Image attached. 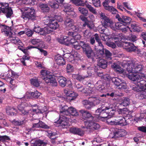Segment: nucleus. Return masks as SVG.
<instances>
[{"instance_id": "f257e3e1", "label": "nucleus", "mask_w": 146, "mask_h": 146, "mask_svg": "<svg viewBox=\"0 0 146 146\" xmlns=\"http://www.w3.org/2000/svg\"><path fill=\"white\" fill-rule=\"evenodd\" d=\"M79 111L84 120V125L87 128L98 129L100 128V125L94 121L96 118L89 111L84 110H81Z\"/></svg>"}, {"instance_id": "f03ea898", "label": "nucleus", "mask_w": 146, "mask_h": 146, "mask_svg": "<svg viewBox=\"0 0 146 146\" xmlns=\"http://www.w3.org/2000/svg\"><path fill=\"white\" fill-rule=\"evenodd\" d=\"M69 107L65 105L62 107L60 110L61 113L59 115V119L55 120V123L61 125L63 127L67 126L69 118L68 117V115L69 114L68 112Z\"/></svg>"}, {"instance_id": "7ed1b4c3", "label": "nucleus", "mask_w": 146, "mask_h": 146, "mask_svg": "<svg viewBox=\"0 0 146 146\" xmlns=\"http://www.w3.org/2000/svg\"><path fill=\"white\" fill-rule=\"evenodd\" d=\"M21 17L26 20H34L35 19L36 15L35 11L33 7H25L21 10Z\"/></svg>"}, {"instance_id": "20e7f679", "label": "nucleus", "mask_w": 146, "mask_h": 146, "mask_svg": "<svg viewBox=\"0 0 146 146\" xmlns=\"http://www.w3.org/2000/svg\"><path fill=\"white\" fill-rule=\"evenodd\" d=\"M115 111L110 106H108L105 108H98L96 111V114L99 115L102 118H106L111 117L114 114Z\"/></svg>"}, {"instance_id": "39448f33", "label": "nucleus", "mask_w": 146, "mask_h": 146, "mask_svg": "<svg viewBox=\"0 0 146 146\" xmlns=\"http://www.w3.org/2000/svg\"><path fill=\"white\" fill-rule=\"evenodd\" d=\"M127 67L126 68V70L128 72V77L130 80L133 81H137L139 82L138 80L141 78V76L139 74H133L134 72V66L133 63H128Z\"/></svg>"}, {"instance_id": "423d86ee", "label": "nucleus", "mask_w": 146, "mask_h": 146, "mask_svg": "<svg viewBox=\"0 0 146 146\" xmlns=\"http://www.w3.org/2000/svg\"><path fill=\"white\" fill-rule=\"evenodd\" d=\"M0 9L1 12L5 14L7 18L10 17L13 14V11L7 3L0 2Z\"/></svg>"}, {"instance_id": "0eeeda50", "label": "nucleus", "mask_w": 146, "mask_h": 146, "mask_svg": "<svg viewBox=\"0 0 146 146\" xmlns=\"http://www.w3.org/2000/svg\"><path fill=\"white\" fill-rule=\"evenodd\" d=\"M99 15L100 18L102 20L101 22L103 26L106 28L108 27L113 28V22L111 19L107 17L104 13H101Z\"/></svg>"}, {"instance_id": "6e6552de", "label": "nucleus", "mask_w": 146, "mask_h": 146, "mask_svg": "<svg viewBox=\"0 0 146 146\" xmlns=\"http://www.w3.org/2000/svg\"><path fill=\"white\" fill-rule=\"evenodd\" d=\"M64 24L70 27L73 31H78L79 33L82 32V29L77 25H74V21L68 17H66L64 21Z\"/></svg>"}, {"instance_id": "1a4fd4ad", "label": "nucleus", "mask_w": 146, "mask_h": 146, "mask_svg": "<svg viewBox=\"0 0 146 146\" xmlns=\"http://www.w3.org/2000/svg\"><path fill=\"white\" fill-rule=\"evenodd\" d=\"M37 48L35 46L31 45L29 46L26 48V50L24 52L25 55H23L22 57L20 59L21 62L23 66H26V63L27 61L29 60L30 58V56L29 55V52L28 51V50L32 48Z\"/></svg>"}, {"instance_id": "9d476101", "label": "nucleus", "mask_w": 146, "mask_h": 146, "mask_svg": "<svg viewBox=\"0 0 146 146\" xmlns=\"http://www.w3.org/2000/svg\"><path fill=\"white\" fill-rule=\"evenodd\" d=\"M33 31L37 33L40 35H45L50 33L51 32V31L50 29L48 27H45L41 28L38 25L35 26L33 29Z\"/></svg>"}, {"instance_id": "9b49d317", "label": "nucleus", "mask_w": 146, "mask_h": 146, "mask_svg": "<svg viewBox=\"0 0 146 146\" xmlns=\"http://www.w3.org/2000/svg\"><path fill=\"white\" fill-rule=\"evenodd\" d=\"M64 94L66 95L67 99L70 101L74 100L78 96L77 93L74 92L70 91L68 88H66L64 90Z\"/></svg>"}, {"instance_id": "f8f14e48", "label": "nucleus", "mask_w": 146, "mask_h": 146, "mask_svg": "<svg viewBox=\"0 0 146 146\" xmlns=\"http://www.w3.org/2000/svg\"><path fill=\"white\" fill-rule=\"evenodd\" d=\"M46 19L48 21L47 22H48V23H46V24L48 25V28L49 27L52 29L56 30L59 27V25L58 24V22L55 20L54 19L50 18L48 17Z\"/></svg>"}, {"instance_id": "ddd939ff", "label": "nucleus", "mask_w": 146, "mask_h": 146, "mask_svg": "<svg viewBox=\"0 0 146 146\" xmlns=\"http://www.w3.org/2000/svg\"><path fill=\"white\" fill-rule=\"evenodd\" d=\"M115 18L117 19L119 22H122L123 25H129L131 20V19L129 17L123 16L121 17L119 14L116 15Z\"/></svg>"}, {"instance_id": "4468645a", "label": "nucleus", "mask_w": 146, "mask_h": 146, "mask_svg": "<svg viewBox=\"0 0 146 146\" xmlns=\"http://www.w3.org/2000/svg\"><path fill=\"white\" fill-rule=\"evenodd\" d=\"M127 117H126L125 118L124 117H117L115 118L116 125L121 126L125 125L129 123L128 121L129 118L127 119Z\"/></svg>"}, {"instance_id": "2eb2a0df", "label": "nucleus", "mask_w": 146, "mask_h": 146, "mask_svg": "<svg viewBox=\"0 0 146 146\" xmlns=\"http://www.w3.org/2000/svg\"><path fill=\"white\" fill-rule=\"evenodd\" d=\"M44 80L47 83H50L51 85L53 86H56L58 83L56 79L54 76L50 75V73L47 75Z\"/></svg>"}, {"instance_id": "dca6fc26", "label": "nucleus", "mask_w": 146, "mask_h": 146, "mask_svg": "<svg viewBox=\"0 0 146 146\" xmlns=\"http://www.w3.org/2000/svg\"><path fill=\"white\" fill-rule=\"evenodd\" d=\"M54 59L55 63L58 66H63L66 64L65 59L60 54L56 55Z\"/></svg>"}, {"instance_id": "f3484780", "label": "nucleus", "mask_w": 146, "mask_h": 146, "mask_svg": "<svg viewBox=\"0 0 146 146\" xmlns=\"http://www.w3.org/2000/svg\"><path fill=\"white\" fill-rule=\"evenodd\" d=\"M127 51L130 52H134L137 53L140 56H142L143 55L140 49H139L137 46H135L134 44L132 43L131 44L130 46L127 50Z\"/></svg>"}, {"instance_id": "a211bd4d", "label": "nucleus", "mask_w": 146, "mask_h": 146, "mask_svg": "<svg viewBox=\"0 0 146 146\" xmlns=\"http://www.w3.org/2000/svg\"><path fill=\"white\" fill-rule=\"evenodd\" d=\"M127 133L125 129H118L115 130L114 132V135L113 137L116 138L122 137L126 135Z\"/></svg>"}, {"instance_id": "6ab92c4d", "label": "nucleus", "mask_w": 146, "mask_h": 146, "mask_svg": "<svg viewBox=\"0 0 146 146\" xmlns=\"http://www.w3.org/2000/svg\"><path fill=\"white\" fill-rule=\"evenodd\" d=\"M81 45L82 46V51L86 56L93 50L90 46L88 44L82 43Z\"/></svg>"}, {"instance_id": "aec40b11", "label": "nucleus", "mask_w": 146, "mask_h": 146, "mask_svg": "<svg viewBox=\"0 0 146 146\" xmlns=\"http://www.w3.org/2000/svg\"><path fill=\"white\" fill-rule=\"evenodd\" d=\"M70 131L71 133L82 136L84 134V131L82 129L77 128L73 127L70 129Z\"/></svg>"}, {"instance_id": "412c9836", "label": "nucleus", "mask_w": 146, "mask_h": 146, "mask_svg": "<svg viewBox=\"0 0 146 146\" xmlns=\"http://www.w3.org/2000/svg\"><path fill=\"white\" fill-rule=\"evenodd\" d=\"M8 39L11 42L15 44H17L21 46L22 45L23 43L21 40L17 37L13 36L12 34L9 35Z\"/></svg>"}, {"instance_id": "4be33fe9", "label": "nucleus", "mask_w": 146, "mask_h": 146, "mask_svg": "<svg viewBox=\"0 0 146 146\" xmlns=\"http://www.w3.org/2000/svg\"><path fill=\"white\" fill-rule=\"evenodd\" d=\"M109 3L107 1L104 2L103 3V5L105 9L111 12L113 14H116L118 12L117 10L112 6H109L108 4Z\"/></svg>"}, {"instance_id": "5701e85b", "label": "nucleus", "mask_w": 146, "mask_h": 146, "mask_svg": "<svg viewBox=\"0 0 146 146\" xmlns=\"http://www.w3.org/2000/svg\"><path fill=\"white\" fill-rule=\"evenodd\" d=\"M57 80L60 85L62 87H65L67 82H70V81H67L66 78L62 76H58Z\"/></svg>"}, {"instance_id": "b1692460", "label": "nucleus", "mask_w": 146, "mask_h": 146, "mask_svg": "<svg viewBox=\"0 0 146 146\" xmlns=\"http://www.w3.org/2000/svg\"><path fill=\"white\" fill-rule=\"evenodd\" d=\"M82 102L84 107L87 110L90 109L94 106L93 102L88 100H84Z\"/></svg>"}, {"instance_id": "393cba45", "label": "nucleus", "mask_w": 146, "mask_h": 146, "mask_svg": "<svg viewBox=\"0 0 146 146\" xmlns=\"http://www.w3.org/2000/svg\"><path fill=\"white\" fill-rule=\"evenodd\" d=\"M6 112L7 114L12 116L15 115L18 112L15 108L9 106L6 107Z\"/></svg>"}, {"instance_id": "a878e982", "label": "nucleus", "mask_w": 146, "mask_h": 146, "mask_svg": "<svg viewBox=\"0 0 146 146\" xmlns=\"http://www.w3.org/2000/svg\"><path fill=\"white\" fill-rule=\"evenodd\" d=\"M75 87L77 90L79 92H82L83 93H92V92H87V89L84 88L81 84H75Z\"/></svg>"}, {"instance_id": "bb28decb", "label": "nucleus", "mask_w": 146, "mask_h": 146, "mask_svg": "<svg viewBox=\"0 0 146 146\" xmlns=\"http://www.w3.org/2000/svg\"><path fill=\"white\" fill-rule=\"evenodd\" d=\"M71 32L69 31L68 33V36H71L74 38L76 40H79L80 39L81 36L80 35L77 33L78 32V31Z\"/></svg>"}, {"instance_id": "cd10ccee", "label": "nucleus", "mask_w": 146, "mask_h": 146, "mask_svg": "<svg viewBox=\"0 0 146 146\" xmlns=\"http://www.w3.org/2000/svg\"><path fill=\"white\" fill-rule=\"evenodd\" d=\"M97 65L99 67L105 69L107 66L108 63L106 60L103 59H101L98 61Z\"/></svg>"}, {"instance_id": "c85d7f7f", "label": "nucleus", "mask_w": 146, "mask_h": 146, "mask_svg": "<svg viewBox=\"0 0 146 146\" xmlns=\"http://www.w3.org/2000/svg\"><path fill=\"white\" fill-rule=\"evenodd\" d=\"M68 112L69 113V114L68 115V117L71 115L73 116H77L78 115V113L76 110L72 107H70L69 108Z\"/></svg>"}, {"instance_id": "c756f323", "label": "nucleus", "mask_w": 146, "mask_h": 146, "mask_svg": "<svg viewBox=\"0 0 146 146\" xmlns=\"http://www.w3.org/2000/svg\"><path fill=\"white\" fill-rule=\"evenodd\" d=\"M18 110L21 113V114L23 115H27L29 114V111L26 110L22 105L20 104L17 106Z\"/></svg>"}, {"instance_id": "7c9ffc66", "label": "nucleus", "mask_w": 146, "mask_h": 146, "mask_svg": "<svg viewBox=\"0 0 146 146\" xmlns=\"http://www.w3.org/2000/svg\"><path fill=\"white\" fill-rule=\"evenodd\" d=\"M39 7L42 12L44 13L48 12L50 10V8L47 4L40 3Z\"/></svg>"}, {"instance_id": "2f4dec72", "label": "nucleus", "mask_w": 146, "mask_h": 146, "mask_svg": "<svg viewBox=\"0 0 146 146\" xmlns=\"http://www.w3.org/2000/svg\"><path fill=\"white\" fill-rule=\"evenodd\" d=\"M96 89L102 92L104 88L103 82L100 80H98L95 84Z\"/></svg>"}, {"instance_id": "473e14b6", "label": "nucleus", "mask_w": 146, "mask_h": 146, "mask_svg": "<svg viewBox=\"0 0 146 146\" xmlns=\"http://www.w3.org/2000/svg\"><path fill=\"white\" fill-rule=\"evenodd\" d=\"M131 43L130 42L124 41L119 43V44H118L117 45L119 46L123 47L127 51V50Z\"/></svg>"}, {"instance_id": "72a5a7b5", "label": "nucleus", "mask_w": 146, "mask_h": 146, "mask_svg": "<svg viewBox=\"0 0 146 146\" xmlns=\"http://www.w3.org/2000/svg\"><path fill=\"white\" fill-rule=\"evenodd\" d=\"M112 39L114 40H117V41H115V42H117L116 44L117 45L119 44V43H120L122 40L124 39V37L122 34H119L115 36H113Z\"/></svg>"}, {"instance_id": "f704fd0d", "label": "nucleus", "mask_w": 146, "mask_h": 146, "mask_svg": "<svg viewBox=\"0 0 146 146\" xmlns=\"http://www.w3.org/2000/svg\"><path fill=\"white\" fill-rule=\"evenodd\" d=\"M124 27V25L121 22H117L114 24L113 23V28H111L113 30H115L116 29L120 30L122 27Z\"/></svg>"}, {"instance_id": "c9c22d12", "label": "nucleus", "mask_w": 146, "mask_h": 146, "mask_svg": "<svg viewBox=\"0 0 146 146\" xmlns=\"http://www.w3.org/2000/svg\"><path fill=\"white\" fill-rule=\"evenodd\" d=\"M118 112L119 114L126 117L127 116L126 115L128 114L129 113V110L126 108L119 109L118 110Z\"/></svg>"}, {"instance_id": "e433bc0d", "label": "nucleus", "mask_w": 146, "mask_h": 146, "mask_svg": "<svg viewBox=\"0 0 146 146\" xmlns=\"http://www.w3.org/2000/svg\"><path fill=\"white\" fill-rule=\"evenodd\" d=\"M29 94L35 98H40L41 97V93L38 92L37 90L34 92H30Z\"/></svg>"}, {"instance_id": "4c0bfd02", "label": "nucleus", "mask_w": 146, "mask_h": 146, "mask_svg": "<svg viewBox=\"0 0 146 146\" xmlns=\"http://www.w3.org/2000/svg\"><path fill=\"white\" fill-rule=\"evenodd\" d=\"M86 57L88 59H91L92 61H95V59H96L98 58L97 57L96 54H95V52L93 50L88 55H87Z\"/></svg>"}, {"instance_id": "58836bf2", "label": "nucleus", "mask_w": 146, "mask_h": 146, "mask_svg": "<svg viewBox=\"0 0 146 146\" xmlns=\"http://www.w3.org/2000/svg\"><path fill=\"white\" fill-rule=\"evenodd\" d=\"M130 99L128 98H124L121 100V102L120 105L124 106H129L130 104Z\"/></svg>"}, {"instance_id": "ea45409f", "label": "nucleus", "mask_w": 146, "mask_h": 146, "mask_svg": "<svg viewBox=\"0 0 146 146\" xmlns=\"http://www.w3.org/2000/svg\"><path fill=\"white\" fill-rule=\"evenodd\" d=\"M110 80L116 86H117L121 82V80L118 78L115 77H113L110 78Z\"/></svg>"}, {"instance_id": "a19ab883", "label": "nucleus", "mask_w": 146, "mask_h": 146, "mask_svg": "<svg viewBox=\"0 0 146 146\" xmlns=\"http://www.w3.org/2000/svg\"><path fill=\"white\" fill-rule=\"evenodd\" d=\"M48 4L51 8L54 9H58L59 7L58 4L53 0L49 1L48 2Z\"/></svg>"}, {"instance_id": "79ce46f5", "label": "nucleus", "mask_w": 146, "mask_h": 146, "mask_svg": "<svg viewBox=\"0 0 146 146\" xmlns=\"http://www.w3.org/2000/svg\"><path fill=\"white\" fill-rule=\"evenodd\" d=\"M33 144V146H44L46 143L43 141L38 139L35 141Z\"/></svg>"}, {"instance_id": "37998d69", "label": "nucleus", "mask_w": 146, "mask_h": 146, "mask_svg": "<svg viewBox=\"0 0 146 146\" xmlns=\"http://www.w3.org/2000/svg\"><path fill=\"white\" fill-rule=\"evenodd\" d=\"M12 123L13 124L15 125L21 126L24 124L25 123V120H23L22 121H19L14 119L12 121Z\"/></svg>"}, {"instance_id": "c03bdc74", "label": "nucleus", "mask_w": 146, "mask_h": 146, "mask_svg": "<svg viewBox=\"0 0 146 146\" xmlns=\"http://www.w3.org/2000/svg\"><path fill=\"white\" fill-rule=\"evenodd\" d=\"M144 66L141 64H138L136 66L134 69V72L136 73H139L143 70Z\"/></svg>"}, {"instance_id": "a18cd8bd", "label": "nucleus", "mask_w": 146, "mask_h": 146, "mask_svg": "<svg viewBox=\"0 0 146 146\" xmlns=\"http://www.w3.org/2000/svg\"><path fill=\"white\" fill-rule=\"evenodd\" d=\"M85 5L87 8L92 13L96 14L97 13V12L96 11V10L92 7L91 5L89 4L86 1L85 2Z\"/></svg>"}, {"instance_id": "49530a36", "label": "nucleus", "mask_w": 146, "mask_h": 146, "mask_svg": "<svg viewBox=\"0 0 146 146\" xmlns=\"http://www.w3.org/2000/svg\"><path fill=\"white\" fill-rule=\"evenodd\" d=\"M64 42H66L67 44H73L77 42L74 38H71L70 40L69 39V37H67V39L64 40Z\"/></svg>"}, {"instance_id": "de8ad7c7", "label": "nucleus", "mask_w": 146, "mask_h": 146, "mask_svg": "<svg viewBox=\"0 0 146 146\" xmlns=\"http://www.w3.org/2000/svg\"><path fill=\"white\" fill-rule=\"evenodd\" d=\"M131 28L133 31L137 32L140 31V28L136 23L132 24L131 25Z\"/></svg>"}, {"instance_id": "09e8293b", "label": "nucleus", "mask_w": 146, "mask_h": 146, "mask_svg": "<svg viewBox=\"0 0 146 146\" xmlns=\"http://www.w3.org/2000/svg\"><path fill=\"white\" fill-rule=\"evenodd\" d=\"M106 120V122L108 124L111 125H116V121H115V119H114L112 116H111V117L107 118Z\"/></svg>"}, {"instance_id": "8fccbe9b", "label": "nucleus", "mask_w": 146, "mask_h": 146, "mask_svg": "<svg viewBox=\"0 0 146 146\" xmlns=\"http://www.w3.org/2000/svg\"><path fill=\"white\" fill-rule=\"evenodd\" d=\"M83 43V44H86L84 42L79 41V42H75L73 45L74 47V48L77 50H79L80 49L81 47L82 48V46L81 45V44Z\"/></svg>"}, {"instance_id": "3c124183", "label": "nucleus", "mask_w": 146, "mask_h": 146, "mask_svg": "<svg viewBox=\"0 0 146 146\" xmlns=\"http://www.w3.org/2000/svg\"><path fill=\"white\" fill-rule=\"evenodd\" d=\"M30 81L32 85L36 87H38L39 86V84L37 78H34L31 79Z\"/></svg>"}, {"instance_id": "603ef678", "label": "nucleus", "mask_w": 146, "mask_h": 146, "mask_svg": "<svg viewBox=\"0 0 146 146\" xmlns=\"http://www.w3.org/2000/svg\"><path fill=\"white\" fill-rule=\"evenodd\" d=\"M36 2L35 0H24L23 3L26 5H33L35 4Z\"/></svg>"}, {"instance_id": "864d4df0", "label": "nucleus", "mask_w": 146, "mask_h": 146, "mask_svg": "<svg viewBox=\"0 0 146 146\" xmlns=\"http://www.w3.org/2000/svg\"><path fill=\"white\" fill-rule=\"evenodd\" d=\"M144 89V86H142V85L139 86L136 85L135 86L133 87L132 90L134 91H136L137 92H141L143 90V89Z\"/></svg>"}, {"instance_id": "5fc2aeb1", "label": "nucleus", "mask_w": 146, "mask_h": 146, "mask_svg": "<svg viewBox=\"0 0 146 146\" xmlns=\"http://www.w3.org/2000/svg\"><path fill=\"white\" fill-rule=\"evenodd\" d=\"M49 73L47 72V71L46 70H42L40 72V78L44 80L46 78V77L47 76V75L49 74Z\"/></svg>"}, {"instance_id": "6e6d98bb", "label": "nucleus", "mask_w": 146, "mask_h": 146, "mask_svg": "<svg viewBox=\"0 0 146 146\" xmlns=\"http://www.w3.org/2000/svg\"><path fill=\"white\" fill-rule=\"evenodd\" d=\"M111 67L117 71L120 72L121 71V67L117 63H114L111 65Z\"/></svg>"}, {"instance_id": "4d7b16f0", "label": "nucleus", "mask_w": 146, "mask_h": 146, "mask_svg": "<svg viewBox=\"0 0 146 146\" xmlns=\"http://www.w3.org/2000/svg\"><path fill=\"white\" fill-rule=\"evenodd\" d=\"M78 9L80 13L83 15L84 16H87L88 11L86 9L81 7H79Z\"/></svg>"}, {"instance_id": "13d9d810", "label": "nucleus", "mask_w": 146, "mask_h": 146, "mask_svg": "<svg viewBox=\"0 0 146 146\" xmlns=\"http://www.w3.org/2000/svg\"><path fill=\"white\" fill-rule=\"evenodd\" d=\"M40 128L44 129H48L50 128V126L46 125L45 123L42 121H39L38 122Z\"/></svg>"}, {"instance_id": "bf43d9fd", "label": "nucleus", "mask_w": 146, "mask_h": 146, "mask_svg": "<svg viewBox=\"0 0 146 146\" xmlns=\"http://www.w3.org/2000/svg\"><path fill=\"white\" fill-rule=\"evenodd\" d=\"M73 10V9L71 5H66L64 6V11L66 12V14L69 13L71 11Z\"/></svg>"}, {"instance_id": "052dcab7", "label": "nucleus", "mask_w": 146, "mask_h": 146, "mask_svg": "<svg viewBox=\"0 0 146 146\" xmlns=\"http://www.w3.org/2000/svg\"><path fill=\"white\" fill-rule=\"evenodd\" d=\"M74 68L72 65L70 64L67 65L66 67V71L67 73H71L74 71Z\"/></svg>"}, {"instance_id": "680f3d73", "label": "nucleus", "mask_w": 146, "mask_h": 146, "mask_svg": "<svg viewBox=\"0 0 146 146\" xmlns=\"http://www.w3.org/2000/svg\"><path fill=\"white\" fill-rule=\"evenodd\" d=\"M72 3L77 6H83L84 3L82 0H71Z\"/></svg>"}, {"instance_id": "e2e57ef3", "label": "nucleus", "mask_w": 146, "mask_h": 146, "mask_svg": "<svg viewBox=\"0 0 146 146\" xmlns=\"http://www.w3.org/2000/svg\"><path fill=\"white\" fill-rule=\"evenodd\" d=\"M41 42V40L38 38L33 39H31V43L33 45H38Z\"/></svg>"}, {"instance_id": "0e129e2a", "label": "nucleus", "mask_w": 146, "mask_h": 146, "mask_svg": "<svg viewBox=\"0 0 146 146\" xmlns=\"http://www.w3.org/2000/svg\"><path fill=\"white\" fill-rule=\"evenodd\" d=\"M105 54L106 57V59L110 60H111L112 54L109 50L105 49Z\"/></svg>"}, {"instance_id": "69168bd1", "label": "nucleus", "mask_w": 146, "mask_h": 146, "mask_svg": "<svg viewBox=\"0 0 146 146\" xmlns=\"http://www.w3.org/2000/svg\"><path fill=\"white\" fill-rule=\"evenodd\" d=\"M76 79L79 81H81L84 80L85 78L88 77V76H83L79 74H76L75 75Z\"/></svg>"}, {"instance_id": "338daca9", "label": "nucleus", "mask_w": 146, "mask_h": 146, "mask_svg": "<svg viewBox=\"0 0 146 146\" xmlns=\"http://www.w3.org/2000/svg\"><path fill=\"white\" fill-rule=\"evenodd\" d=\"M120 84L117 86L119 87V88L121 89H126V84L124 82V81H121V82H120Z\"/></svg>"}, {"instance_id": "774afa93", "label": "nucleus", "mask_w": 146, "mask_h": 146, "mask_svg": "<svg viewBox=\"0 0 146 146\" xmlns=\"http://www.w3.org/2000/svg\"><path fill=\"white\" fill-rule=\"evenodd\" d=\"M92 3L96 7H100L101 6L100 0H92Z\"/></svg>"}]
</instances>
